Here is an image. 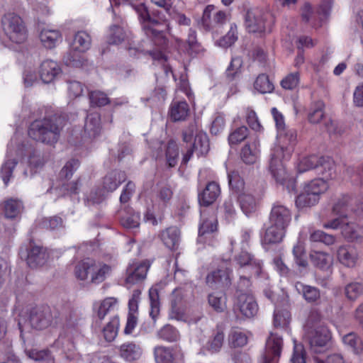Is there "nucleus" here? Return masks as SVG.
Returning a JSON list of instances; mask_svg holds the SVG:
<instances>
[{
  "mask_svg": "<svg viewBox=\"0 0 363 363\" xmlns=\"http://www.w3.org/2000/svg\"><path fill=\"white\" fill-rule=\"evenodd\" d=\"M280 145L275 147L271 154L269 169L278 182L286 184V172L281 160H287L296 143V132L289 129L284 133L279 132Z\"/></svg>",
  "mask_w": 363,
  "mask_h": 363,
  "instance_id": "obj_1",
  "label": "nucleus"
},
{
  "mask_svg": "<svg viewBox=\"0 0 363 363\" xmlns=\"http://www.w3.org/2000/svg\"><path fill=\"white\" fill-rule=\"evenodd\" d=\"M63 125L56 116L34 121L28 128V135L33 140L47 145L56 143Z\"/></svg>",
  "mask_w": 363,
  "mask_h": 363,
  "instance_id": "obj_2",
  "label": "nucleus"
},
{
  "mask_svg": "<svg viewBox=\"0 0 363 363\" xmlns=\"http://www.w3.org/2000/svg\"><path fill=\"white\" fill-rule=\"evenodd\" d=\"M132 6L138 15L142 28L145 35L158 45H164L166 43L165 32L167 30V25L160 23L158 20L151 18L148 9L145 4H132Z\"/></svg>",
  "mask_w": 363,
  "mask_h": 363,
  "instance_id": "obj_3",
  "label": "nucleus"
},
{
  "mask_svg": "<svg viewBox=\"0 0 363 363\" xmlns=\"http://www.w3.org/2000/svg\"><path fill=\"white\" fill-rule=\"evenodd\" d=\"M1 26L7 39L13 43L21 44L27 38V30L22 18L17 14L9 13L1 19Z\"/></svg>",
  "mask_w": 363,
  "mask_h": 363,
  "instance_id": "obj_4",
  "label": "nucleus"
},
{
  "mask_svg": "<svg viewBox=\"0 0 363 363\" xmlns=\"http://www.w3.org/2000/svg\"><path fill=\"white\" fill-rule=\"evenodd\" d=\"M126 179L123 172L114 170L108 172L103 179L102 189L91 191L86 199L88 206L100 203L107 193L113 192Z\"/></svg>",
  "mask_w": 363,
  "mask_h": 363,
  "instance_id": "obj_5",
  "label": "nucleus"
},
{
  "mask_svg": "<svg viewBox=\"0 0 363 363\" xmlns=\"http://www.w3.org/2000/svg\"><path fill=\"white\" fill-rule=\"evenodd\" d=\"M91 45V37L84 31L77 32L70 43V52L64 57V62L67 66L79 67L83 65L84 61L78 53L72 51L83 52L87 50Z\"/></svg>",
  "mask_w": 363,
  "mask_h": 363,
  "instance_id": "obj_6",
  "label": "nucleus"
},
{
  "mask_svg": "<svg viewBox=\"0 0 363 363\" xmlns=\"http://www.w3.org/2000/svg\"><path fill=\"white\" fill-rule=\"evenodd\" d=\"M194 137V141L191 147H194L197 155H206L209 149V140L206 133L199 130L195 123H191L183 132V140L186 143L191 141Z\"/></svg>",
  "mask_w": 363,
  "mask_h": 363,
  "instance_id": "obj_7",
  "label": "nucleus"
},
{
  "mask_svg": "<svg viewBox=\"0 0 363 363\" xmlns=\"http://www.w3.org/2000/svg\"><path fill=\"white\" fill-rule=\"evenodd\" d=\"M283 345L281 336L277 332H271L266 341L265 351L261 363H278Z\"/></svg>",
  "mask_w": 363,
  "mask_h": 363,
  "instance_id": "obj_8",
  "label": "nucleus"
},
{
  "mask_svg": "<svg viewBox=\"0 0 363 363\" xmlns=\"http://www.w3.org/2000/svg\"><path fill=\"white\" fill-rule=\"evenodd\" d=\"M217 230V218L213 212L201 211V223L199 228V242L205 243L211 238Z\"/></svg>",
  "mask_w": 363,
  "mask_h": 363,
  "instance_id": "obj_9",
  "label": "nucleus"
},
{
  "mask_svg": "<svg viewBox=\"0 0 363 363\" xmlns=\"http://www.w3.org/2000/svg\"><path fill=\"white\" fill-rule=\"evenodd\" d=\"M258 305L254 296L248 293H240L237 295L234 304V311L239 312L246 318H252L258 313Z\"/></svg>",
  "mask_w": 363,
  "mask_h": 363,
  "instance_id": "obj_10",
  "label": "nucleus"
},
{
  "mask_svg": "<svg viewBox=\"0 0 363 363\" xmlns=\"http://www.w3.org/2000/svg\"><path fill=\"white\" fill-rule=\"evenodd\" d=\"M53 320L54 315L48 306H37L30 313L29 321L33 328L45 329L52 324Z\"/></svg>",
  "mask_w": 363,
  "mask_h": 363,
  "instance_id": "obj_11",
  "label": "nucleus"
},
{
  "mask_svg": "<svg viewBox=\"0 0 363 363\" xmlns=\"http://www.w3.org/2000/svg\"><path fill=\"white\" fill-rule=\"evenodd\" d=\"M308 337L311 351L314 353H321L325 350L330 339V334L324 325H320L313 330L308 331Z\"/></svg>",
  "mask_w": 363,
  "mask_h": 363,
  "instance_id": "obj_12",
  "label": "nucleus"
},
{
  "mask_svg": "<svg viewBox=\"0 0 363 363\" xmlns=\"http://www.w3.org/2000/svg\"><path fill=\"white\" fill-rule=\"evenodd\" d=\"M181 299L180 291L177 289L174 290L171 297V310L169 313V318L186 322L189 324L196 323L201 318V315L199 314L194 318L186 315L180 305Z\"/></svg>",
  "mask_w": 363,
  "mask_h": 363,
  "instance_id": "obj_13",
  "label": "nucleus"
},
{
  "mask_svg": "<svg viewBox=\"0 0 363 363\" xmlns=\"http://www.w3.org/2000/svg\"><path fill=\"white\" fill-rule=\"evenodd\" d=\"M269 14L259 9L247 11L245 15V25L250 33H262L265 31V21Z\"/></svg>",
  "mask_w": 363,
  "mask_h": 363,
  "instance_id": "obj_14",
  "label": "nucleus"
},
{
  "mask_svg": "<svg viewBox=\"0 0 363 363\" xmlns=\"http://www.w3.org/2000/svg\"><path fill=\"white\" fill-rule=\"evenodd\" d=\"M291 220V212L286 206L278 203L273 205L269 218V223L287 228Z\"/></svg>",
  "mask_w": 363,
  "mask_h": 363,
  "instance_id": "obj_15",
  "label": "nucleus"
},
{
  "mask_svg": "<svg viewBox=\"0 0 363 363\" xmlns=\"http://www.w3.org/2000/svg\"><path fill=\"white\" fill-rule=\"evenodd\" d=\"M238 264H240L242 272L247 271L250 275L259 276L262 270V262L260 260L255 259L253 256L242 251L241 253L235 257Z\"/></svg>",
  "mask_w": 363,
  "mask_h": 363,
  "instance_id": "obj_16",
  "label": "nucleus"
},
{
  "mask_svg": "<svg viewBox=\"0 0 363 363\" xmlns=\"http://www.w3.org/2000/svg\"><path fill=\"white\" fill-rule=\"evenodd\" d=\"M148 268L149 265L145 262L130 264L126 269L125 284L132 286L143 281Z\"/></svg>",
  "mask_w": 363,
  "mask_h": 363,
  "instance_id": "obj_17",
  "label": "nucleus"
},
{
  "mask_svg": "<svg viewBox=\"0 0 363 363\" xmlns=\"http://www.w3.org/2000/svg\"><path fill=\"white\" fill-rule=\"evenodd\" d=\"M48 259V254L44 248L30 243L27 250L26 262L30 268L44 265Z\"/></svg>",
  "mask_w": 363,
  "mask_h": 363,
  "instance_id": "obj_18",
  "label": "nucleus"
},
{
  "mask_svg": "<svg viewBox=\"0 0 363 363\" xmlns=\"http://www.w3.org/2000/svg\"><path fill=\"white\" fill-rule=\"evenodd\" d=\"M232 270L225 269H218L208 274L206 277L207 284L213 289L227 287L230 285V274Z\"/></svg>",
  "mask_w": 363,
  "mask_h": 363,
  "instance_id": "obj_19",
  "label": "nucleus"
},
{
  "mask_svg": "<svg viewBox=\"0 0 363 363\" xmlns=\"http://www.w3.org/2000/svg\"><path fill=\"white\" fill-rule=\"evenodd\" d=\"M220 194L219 185L211 182L207 184L202 192L199 194V202L201 206L207 207L213 203Z\"/></svg>",
  "mask_w": 363,
  "mask_h": 363,
  "instance_id": "obj_20",
  "label": "nucleus"
},
{
  "mask_svg": "<svg viewBox=\"0 0 363 363\" xmlns=\"http://www.w3.org/2000/svg\"><path fill=\"white\" fill-rule=\"evenodd\" d=\"M337 257L342 265L347 267H354L358 260V253L353 247L342 245L337 249Z\"/></svg>",
  "mask_w": 363,
  "mask_h": 363,
  "instance_id": "obj_21",
  "label": "nucleus"
},
{
  "mask_svg": "<svg viewBox=\"0 0 363 363\" xmlns=\"http://www.w3.org/2000/svg\"><path fill=\"white\" fill-rule=\"evenodd\" d=\"M60 72L61 69L56 62L45 60L40 65V79L45 84L50 83L60 74Z\"/></svg>",
  "mask_w": 363,
  "mask_h": 363,
  "instance_id": "obj_22",
  "label": "nucleus"
},
{
  "mask_svg": "<svg viewBox=\"0 0 363 363\" xmlns=\"http://www.w3.org/2000/svg\"><path fill=\"white\" fill-rule=\"evenodd\" d=\"M143 350L139 345L133 342H128L119 347V354L121 357L127 362H133L140 359Z\"/></svg>",
  "mask_w": 363,
  "mask_h": 363,
  "instance_id": "obj_23",
  "label": "nucleus"
},
{
  "mask_svg": "<svg viewBox=\"0 0 363 363\" xmlns=\"http://www.w3.org/2000/svg\"><path fill=\"white\" fill-rule=\"evenodd\" d=\"M189 111V106L185 101H173L169 106V115L172 121H184Z\"/></svg>",
  "mask_w": 363,
  "mask_h": 363,
  "instance_id": "obj_24",
  "label": "nucleus"
},
{
  "mask_svg": "<svg viewBox=\"0 0 363 363\" xmlns=\"http://www.w3.org/2000/svg\"><path fill=\"white\" fill-rule=\"evenodd\" d=\"M23 210V203L20 200L9 199L0 203V213L6 218H16Z\"/></svg>",
  "mask_w": 363,
  "mask_h": 363,
  "instance_id": "obj_25",
  "label": "nucleus"
},
{
  "mask_svg": "<svg viewBox=\"0 0 363 363\" xmlns=\"http://www.w3.org/2000/svg\"><path fill=\"white\" fill-rule=\"evenodd\" d=\"M259 154V141L255 138L242 148L240 156L245 164H252L257 161Z\"/></svg>",
  "mask_w": 363,
  "mask_h": 363,
  "instance_id": "obj_26",
  "label": "nucleus"
},
{
  "mask_svg": "<svg viewBox=\"0 0 363 363\" xmlns=\"http://www.w3.org/2000/svg\"><path fill=\"white\" fill-rule=\"evenodd\" d=\"M161 239L164 245L172 250L178 248L180 242V231L176 227H170L161 233Z\"/></svg>",
  "mask_w": 363,
  "mask_h": 363,
  "instance_id": "obj_27",
  "label": "nucleus"
},
{
  "mask_svg": "<svg viewBox=\"0 0 363 363\" xmlns=\"http://www.w3.org/2000/svg\"><path fill=\"white\" fill-rule=\"evenodd\" d=\"M286 230V228L284 227L269 223L264 236V242L266 244L279 243L285 236Z\"/></svg>",
  "mask_w": 363,
  "mask_h": 363,
  "instance_id": "obj_28",
  "label": "nucleus"
},
{
  "mask_svg": "<svg viewBox=\"0 0 363 363\" xmlns=\"http://www.w3.org/2000/svg\"><path fill=\"white\" fill-rule=\"evenodd\" d=\"M115 23L110 26L107 40L109 44L117 45L122 43L125 38V33L123 28L119 25L122 23L121 16L115 17Z\"/></svg>",
  "mask_w": 363,
  "mask_h": 363,
  "instance_id": "obj_29",
  "label": "nucleus"
},
{
  "mask_svg": "<svg viewBox=\"0 0 363 363\" xmlns=\"http://www.w3.org/2000/svg\"><path fill=\"white\" fill-rule=\"evenodd\" d=\"M13 139L11 140V143L9 145V151L7 155V160L4 162L1 167V177L4 184L8 185L10 178L12 176L13 171L18 164V161L15 158H10V157L13 156L12 150H11V147L13 145Z\"/></svg>",
  "mask_w": 363,
  "mask_h": 363,
  "instance_id": "obj_30",
  "label": "nucleus"
},
{
  "mask_svg": "<svg viewBox=\"0 0 363 363\" xmlns=\"http://www.w3.org/2000/svg\"><path fill=\"white\" fill-rule=\"evenodd\" d=\"M92 272L90 281L94 284H99L105 280L111 272V267L101 262L93 260Z\"/></svg>",
  "mask_w": 363,
  "mask_h": 363,
  "instance_id": "obj_31",
  "label": "nucleus"
},
{
  "mask_svg": "<svg viewBox=\"0 0 363 363\" xmlns=\"http://www.w3.org/2000/svg\"><path fill=\"white\" fill-rule=\"evenodd\" d=\"M84 131L90 138L98 135L101 131V118L97 113H89L85 121Z\"/></svg>",
  "mask_w": 363,
  "mask_h": 363,
  "instance_id": "obj_32",
  "label": "nucleus"
},
{
  "mask_svg": "<svg viewBox=\"0 0 363 363\" xmlns=\"http://www.w3.org/2000/svg\"><path fill=\"white\" fill-rule=\"evenodd\" d=\"M362 228L356 223L347 220L342 224L341 233L348 241H359L362 240Z\"/></svg>",
  "mask_w": 363,
  "mask_h": 363,
  "instance_id": "obj_33",
  "label": "nucleus"
},
{
  "mask_svg": "<svg viewBox=\"0 0 363 363\" xmlns=\"http://www.w3.org/2000/svg\"><path fill=\"white\" fill-rule=\"evenodd\" d=\"M328 186V182L324 179H315L306 183L303 189L319 200L320 195L325 193Z\"/></svg>",
  "mask_w": 363,
  "mask_h": 363,
  "instance_id": "obj_34",
  "label": "nucleus"
},
{
  "mask_svg": "<svg viewBox=\"0 0 363 363\" xmlns=\"http://www.w3.org/2000/svg\"><path fill=\"white\" fill-rule=\"evenodd\" d=\"M295 289L298 294H302L307 302L313 303L320 298V291L315 286L297 282L295 284Z\"/></svg>",
  "mask_w": 363,
  "mask_h": 363,
  "instance_id": "obj_35",
  "label": "nucleus"
},
{
  "mask_svg": "<svg viewBox=\"0 0 363 363\" xmlns=\"http://www.w3.org/2000/svg\"><path fill=\"white\" fill-rule=\"evenodd\" d=\"M238 201L241 210L246 216H249L257 209V202L255 197L247 191L239 194Z\"/></svg>",
  "mask_w": 363,
  "mask_h": 363,
  "instance_id": "obj_36",
  "label": "nucleus"
},
{
  "mask_svg": "<svg viewBox=\"0 0 363 363\" xmlns=\"http://www.w3.org/2000/svg\"><path fill=\"white\" fill-rule=\"evenodd\" d=\"M61 34L57 30L44 28L40 33V39L43 45L47 48H54L60 40Z\"/></svg>",
  "mask_w": 363,
  "mask_h": 363,
  "instance_id": "obj_37",
  "label": "nucleus"
},
{
  "mask_svg": "<svg viewBox=\"0 0 363 363\" xmlns=\"http://www.w3.org/2000/svg\"><path fill=\"white\" fill-rule=\"evenodd\" d=\"M310 258L315 267L323 270L328 269L332 265V257L326 252L312 251Z\"/></svg>",
  "mask_w": 363,
  "mask_h": 363,
  "instance_id": "obj_38",
  "label": "nucleus"
},
{
  "mask_svg": "<svg viewBox=\"0 0 363 363\" xmlns=\"http://www.w3.org/2000/svg\"><path fill=\"white\" fill-rule=\"evenodd\" d=\"M92 267L93 259H91L87 258L80 261L75 266L74 274L76 277L80 280L91 279Z\"/></svg>",
  "mask_w": 363,
  "mask_h": 363,
  "instance_id": "obj_39",
  "label": "nucleus"
},
{
  "mask_svg": "<svg viewBox=\"0 0 363 363\" xmlns=\"http://www.w3.org/2000/svg\"><path fill=\"white\" fill-rule=\"evenodd\" d=\"M319 167H317L318 174L323 176L325 179L333 178L335 173V165L333 161L328 157H320L318 161Z\"/></svg>",
  "mask_w": 363,
  "mask_h": 363,
  "instance_id": "obj_40",
  "label": "nucleus"
},
{
  "mask_svg": "<svg viewBox=\"0 0 363 363\" xmlns=\"http://www.w3.org/2000/svg\"><path fill=\"white\" fill-rule=\"evenodd\" d=\"M291 320V313L287 309L276 308L274 312V325L276 328L287 327Z\"/></svg>",
  "mask_w": 363,
  "mask_h": 363,
  "instance_id": "obj_41",
  "label": "nucleus"
},
{
  "mask_svg": "<svg viewBox=\"0 0 363 363\" xmlns=\"http://www.w3.org/2000/svg\"><path fill=\"white\" fill-rule=\"evenodd\" d=\"M228 183L230 189L235 194H239L247 191L245 188L244 180L240 177L237 172L228 173Z\"/></svg>",
  "mask_w": 363,
  "mask_h": 363,
  "instance_id": "obj_42",
  "label": "nucleus"
},
{
  "mask_svg": "<svg viewBox=\"0 0 363 363\" xmlns=\"http://www.w3.org/2000/svg\"><path fill=\"white\" fill-rule=\"evenodd\" d=\"M154 354L156 363H174L172 350L169 347H156Z\"/></svg>",
  "mask_w": 363,
  "mask_h": 363,
  "instance_id": "obj_43",
  "label": "nucleus"
},
{
  "mask_svg": "<svg viewBox=\"0 0 363 363\" xmlns=\"http://www.w3.org/2000/svg\"><path fill=\"white\" fill-rule=\"evenodd\" d=\"M118 317L114 316L103 329L104 336L106 341L111 342L116 338L118 334Z\"/></svg>",
  "mask_w": 363,
  "mask_h": 363,
  "instance_id": "obj_44",
  "label": "nucleus"
},
{
  "mask_svg": "<svg viewBox=\"0 0 363 363\" xmlns=\"http://www.w3.org/2000/svg\"><path fill=\"white\" fill-rule=\"evenodd\" d=\"M318 201L313 195L303 189L302 192L296 197V205L298 208H303L315 206Z\"/></svg>",
  "mask_w": 363,
  "mask_h": 363,
  "instance_id": "obj_45",
  "label": "nucleus"
},
{
  "mask_svg": "<svg viewBox=\"0 0 363 363\" xmlns=\"http://www.w3.org/2000/svg\"><path fill=\"white\" fill-rule=\"evenodd\" d=\"M318 161L319 157L316 155L303 157L298 163L297 170L299 173H303L313 169H317L319 167Z\"/></svg>",
  "mask_w": 363,
  "mask_h": 363,
  "instance_id": "obj_46",
  "label": "nucleus"
},
{
  "mask_svg": "<svg viewBox=\"0 0 363 363\" xmlns=\"http://www.w3.org/2000/svg\"><path fill=\"white\" fill-rule=\"evenodd\" d=\"M208 303L216 312H223L226 308V297L223 293L211 294Z\"/></svg>",
  "mask_w": 363,
  "mask_h": 363,
  "instance_id": "obj_47",
  "label": "nucleus"
},
{
  "mask_svg": "<svg viewBox=\"0 0 363 363\" xmlns=\"http://www.w3.org/2000/svg\"><path fill=\"white\" fill-rule=\"evenodd\" d=\"M157 336L165 341L175 342L177 341L180 335L179 331L170 325H166L162 327L157 333Z\"/></svg>",
  "mask_w": 363,
  "mask_h": 363,
  "instance_id": "obj_48",
  "label": "nucleus"
},
{
  "mask_svg": "<svg viewBox=\"0 0 363 363\" xmlns=\"http://www.w3.org/2000/svg\"><path fill=\"white\" fill-rule=\"evenodd\" d=\"M255 89L261 94L271 93L274 90V85L266 74H259L254 84Z\"/></svg>",
  "mask_w": 363,
  "mask_h": 363,
  "instance_id": "obj_49",
  "label": "nucleus"
},
{
  "mask_svg": "<svg viewBox=\"0 0 363 363\" xmlns=\"http://www.w3.org/2000/svg\"><path fill=\"white\" fill-rule=\"evenodd\" d=\"M343 342L351 347L352 351L357 354H360L363 350L362 340L354 333H350L345 335L342 338Z\"/></svg>",
  "mask_w": 363,
  "mask_h": 363,
  "instance_id": "obj_50",
  "label": "nucleus"
},
{
  "mask_svg": "<svg viewBox=\"0 0 363 363\" xmlns=\"http://www.w3.org/2000/svg\"><path fill=\"white\" fill-rule=\"evenodd\" d=\"M178 157L179 147L177 144L174 141L170 140L167 144L166 150V160L169 167L176 166Z\"/></svg>",
  "mask_w": 363,
  "mask_h": 363,
  "instance_id": "obj_51",
  "label": "nucleus"
},
{
  "mask_svg": "<svg viewBox=\"0 0 363 363\" xmlns=\"http://www.w3.org/2000/svg\"><path fill=\"white\" fill-rule=\"evenodd\" d=\"M324 105L318 101L314 104L309 110L308 118L311 123H318L324 117Z\"/></svg>",
  "mask_w": 363,
  "mask_h": 363,
  "instance_id": "obj_52",
  "label": "nucleus"
},
{
  "mask_svg": "<svg viewBox=\"0 0 363 363\" xmlns=\"http://www.w3.org/2000/svg\"><path fill=\"white\" fill-rule=\"evenodd\" d=\"M310 240L312 242H323L326 245H333L336 240V238L328 234L322 230H315L310 235Z\"/></svg>",
  "mask_w": 363,
  "mask_h": 363,
  "instance_id": "obj_53",
  "label": "nucleus"
},
{
  "mask_svg": "<svg viewBox=\"0 0 363 363\" xmlns=\"http://www.w3.org/2000/svg\"><path fill=\"white\" fill-rule=\"evenodd\" d=\"M121 225L126 228H135L140 225V216L138 213L128 211L121 218Z\"/></svg>",
  "mask_w": 363,
  "mask_h": 363,
  "instance_id": "obj_54",
  "label": "nucleus"
},
{
  "mask_svg": "<svg viewBox=\"0 0 363 363\" xmlns=\"http://www.w3.org/2000/svg\"><path fill=\"white\" fill-rule=\"evenodd\" d=\"M26 354L29 358L35 361H45L48 363H53L52 356L47 350H38L37 349H33L27 350Z\"/></svg>",
  "mask_w": 363,
  "mask_h": 363,
  "instance_id": "obj_55",
  "label": "nucleus"
},
{
  "mask_svg": "<svg viewBox=\"0 0 363 363\" xmlns=\"http://www.w3.org/2000/svg\"><path fill=\"white\" fill-rule=\"evenodd\" d=\"M150 301V315L155 320L160 313L159 295L156 289H150L149 291Z\"/></svg>",
  "mask_w": 363,
  "mask_h": 363,
  "instance_id": "obj_56",
  "label": "nucleus"
},
{
  "mask_svg": "<svg viewBox=\"0 0 363 363\" xmlns=\"http://www.w3.org/2000/svg\"><path fill=\"white\" fill-rule=\"evenodd\" d=\"M116 299L112 297L104 299L100 304L97 311V316L99 320H102L104 317L114 308L116 304Z\"/></svg>",
  "mask_w": 363,
  "mask_h": 363,
  "instance_id": "obj_57",
  "label": "nucleus"
},
{
  "mask_svg": "<svg viewBox=\"0 0 363 363\" xmlns=\"http://www.w3.org/2000/svg\"><path fill=\"white\" fill-rule=\"evenodd\" d=\"M247 342L245 333L239 330H233L229 335V344L233 347H243Z\"/></svg>",
  "mask_w": 363,
  "mask_h": 363,
  "instance_id": "obj_58",
  "label": "nucleus"
},
{
  "mask_svg": "<svg viewBox=\"0 0 363 363\" xmlns=\"http://www.w3.org/2000/svg\"><path fill=\"white\" fill-rule=\"evenodd\" d=\"M345 295L348 299L354 301L363 294V285L360 283H351L345 286Z\"/></svg>",
  "mask_w": 363,
  "mask_h": 363,
  "instance_id": "obj_59",
  "label": "nucleus"
},
{
  "mask_svg": "<svg viewBox=\"0 0 363 363\" xmlns=\"http://www.w3.org/2000/svg\"><path fill=\"white\" fill-rule=\"evenodd\" d=\"M237 39V26L231 25L228 33L218 42V44L220 47L228 48L234 44Z\"/></svg>",
  "mask_w": 363,
  "mask_h": 363,
  "instance_id": "obj_60",
  "label": "nucleus"
},
{
  "mask_svg": "<svg viewBox=\"0 0 363 363\" xmlns=\"http://www.w3.org/2000/svg\"><path fill=\"white\" fill-rule=\"evenodd\" d=\"M248 129L245 126H241L231 133L228 137L230 145H236L244 140L248 135Z\"/></svg>",
  "mask_w": 363,
  "mask_h": 363,
  "instance_id": "obj_61",
  "label": "nucleus"
},
{
  "mask_svg": "<svg viewBox=\"0 0 363 363\" xmlns=\"http://www.w3.org/2000/svg\"><path fill=\"white\" fill-rule=\"evenodd\" d=\"M293 254L296 264L301 267H306L308 264L307 260L305 259V250L302 242H298L293 248Z\"/></svg>",
  "mask_w": 363,
  "mask_h": 363,
  "instance_id": "obj_62",
  "label": "nucleus"
},
{
  "mask_svg": "<svg viewBox=\"0 0 363 363\" xmlns=\"http://www.w3.org/2000/svg\"><path fill=\"white\" fill-rule=\"evenodd\" d=\"M322 321V315L321 314L315 310H313L311 311L307 322H306V328L308 331L313 330L315 328L320 325H323L321 323Z\"/></svg>",
  "mask_w": 363,
  "mask_h": 363,
  "instance_id": "obj_63",
  "label": "nucleus"
},
{
  "mask_svg": "<svg viewBox=\"0 0 363 363\" xmlns=\"http://www.w3.org/2000/svg\"><path fill=\"white\" fill-rule=\"evenodd\" d=\"M242 65V60L240 57H233L231 59L230 65L226 69V75L228 77L233 79L238 73L240 72Z\"/></svg>",
  "mask_w": 363,
  "mask_h": 363,
  "instance_id": "obj_64",
  "label": "nucleus"
}]
</instances>
